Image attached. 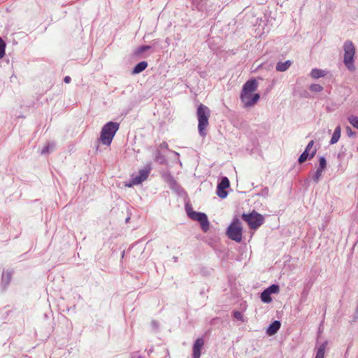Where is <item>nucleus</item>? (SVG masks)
I'll return each instance as SVG.
<instances>
[{
  "instance_id": "nucleus-1",
  "label": "nucleus",
  "mask_w": 358,
  "mask_h": 358,
  "mask_svg": "<svg viewBox=\"0 0 358 358\" xmlns=\"http://www.w3.org/2000/svg\"><path fill=\"white\" fill-rule=\"evenodd\" d=\"M120 124L115 122H108L103 125L101 131L99 141L106 145H110L114 136L119 129Z\"/></svg>"
},
{
  "instance_id": "nucleus-2",
  "label": "nucleus",
  "mask_w": 358,
  "mask_h": 358,
  "mask_svg": "<svg viewBox=\"0 0 358 358\" xmlns=\"http://www.w3.org/2000/svg\"><path fill=\"white\" fill-rule=\"evenodd\" d=\"M198 118V130L200 136L204 137L206 136V129L208 126V119L210 115V109L205 105L201 103L196 111Z\"/></svg>"
},
{
  "instance_id": "nucleus-3",
  "label": "nucleus",
  "mask_w": 358,
  "mask_h": 358,
  "mask_svg": "<svg viewBox=\"0 0 358 358\" xmlns=\"http://www.w3.org/2000/svg\"><path fill=\"white\" fill-rule=\"evenodd\" d=\"M344 57L343 63L350 71L355 70L354 57L355 48L351 41H346L343 44Z\"/></svg>"
},
{
  "instance_id": "nucleus-4",
  "label": "nucleus",
  "mask_w": 358,
  "mask_h": 358,
  "mask_svg": "<svg viewBox=\"0 0 358 358\" xmlns=\"http://www.w3.org/2000/svg\"><path fill=\"white\" fill-rule=\"evenodd\" d=\"M185 208L189 217L193 220L198 221L201 224L202 230L206 232L209 229L210 224L207 215L203 213L193 211L192 208L187 206H186Z\"/></svg>"
},
{
  "instance_id": "nucleus-5",
  "label": "nucleus",
  "mask_w": 358,
  "mask_h": 358,
  "mask_svg": "<svg viewBox=\"0 0 358 358\" xmlns=\"http://www.w3.org/2000/svg\"><path fill=\"white\" fill-rule=\"evenodd\" d=\"M242 219L248 223L251 229H256L263 224L264 217L262 215L253 211L249 214H243Z\"/></svg>"
},
{
  "instance_id": "nucleus-6",
  "label": "nucleus",
  "mask_w": 358,
  "mask_h": 358,
  "mask_svg": "<svg viewBox=\"0 0 358 358\" xmlns=\"http://www.w3.org/2000/svg\"><path fill=\"white\" fill-rule=\"evenodd\" d=\"M228 237L238 243L242 240V227L238 219L234 220L231 224L229 226L227 231Z\"/></svg>"
},
{
  "instance_id": "nucleus-7",
  "label": "nucleus",
  "mask_w": 358,
  "mask_h": 358,
  "mask_svg": "<svg viewBox=\"0 0 358 358\" xmlns=\"http://www.w3.org/2000/svg\"><path fill=\"white\" fill-rule=\"evenodd\" d=\"M151 167L147 166L145 169H141L138 171L137 175H132L129 183L126 184V186L131 187L134 185H139L144 180H145L150 173Z\"/></svg>"
},
{
  "instance_id": "nucleus-8",
  "label": "nucleus",
  "mask_w": 358,
  "mask_h": 358,
  "mask_svg": "<svg viewBox=\"0 0 358 358\" xmlns=\"http://www.w3.org/2000/svg\"><path fill=\"white\" fill-rule=\"evenodd\" d=\"M260 95L257 93H241L240 99L245 108L253 106L259 99Z\"/></svg>"
},
{
  "instance_id": "nucleus-9",
  "label": "nucleus",
  "mask_w": 358,
  "mask_h": 358,
  "mask_svg": "<svg viewBox=\"0 0 358 358\" xmlns=\"http://www.w3.org/2000/svg\"><path fill=\"white\" fill-rule=\"evenodd\" d=\"M230 186V182L227 177L222 176L220 178V182L217 186L216 193L217 195L221 199H224L227 196L228 192L226 189L229 188Z\"/></svg>"
},
{
  "instance_id": "nucleus-10",
  "label": "nucleus",
  "mask_w": 358,
  "mask_h": 358,
  "mask_svg": "<svg viewBox=\"0 0 358 358\" xmlns=\"http://www.w3.org/2000/svg\"><path fill=\"white\" fill-rule=\"evenodd\" d=\"M204 343H205V340L202 337L197 338L194 341L193 348H192V357L193 358H200L201 350L203 348Z\"/></svg>"
},
{
  "instance_id": "nucleus-11",
  "label": "nucleus",
  "mask_w": 358,
  "mask_h": 358,
  "mask_svg": "<svg viewBox=\"0 0 358 358\" xmlns=\"http://www.w3.org/2000/svg\"><path fill=\"white\" fill-rule=\"evenodd\" d=\"M258 83L255 79H250L243 86L241 93H252L257 90Z\"/></svg>"
},
{
  "instance_id": "nucleus-12",
  "label": "nucleus",
  "mask_w": 358,
  "mask_h": 358,
  "mask_svg": "<svg viewBox=\"0 0 358 358\" xmlns=\"http://www.w3.org/2000/svg\"><path fill=\"white\" fill-rule=\"evenodd\" d=\"M281 326V323L278 320H275L271 324H269L266 329V334L268 336H273L280 329Z\"/></svg>"
},
{
  "instance_id": "nucleus-13",
  "label": "nucleus",
  "mask_w": 358,
  "mask_h": 358,
  "mask_svg": "<svg viewBox=\"0 0 358 358\" xmlns=\"http://www.w3.org/2000/svg\"><path fill=\"white\" fill-rule=\"evenodd\" d=\"M13 275V271L10 270H7L4 271L2 274V281L1 285L3 286V289H6L8 285L10 284L11 278Z\"/></svg>"
},
{
  "instance_id": "nucleus-14",
  "label": "nucleus",
  "mask_w": 358,
  "mask_h": 358,
  "mask_svg": "<svg viewBox=\"0 0 358 358\" xmlns=\"http://www.w3.org/2000/svg\"><path fill=\"white\" fill-rule=\"evenodd\" d=\"M317 152V149H314L310 153H308L305 150L301 154L298 159L299 164L305 162L307 159H313Z\"/></svg>"
},
{
  "instance_id": "nucleus-15",
  "label": "nucleus",
  "mask_w": 358,
  "mask_h": 358,
  "mask_svg": "<svg viewBox=\"0 0 358 358\" xmlns=\"http://www.w3.org/2000/svg\"><path fill=\"white\" fill-rule=\"evenodd\" d=\"M327 344V341H324L317 347L315 358H324L325 350Z\"/></svg>"
},
{
  "instance_id": "nucleus-16",
  "label": "nucleus",
  "mask_w": 358,
  "mask_h": 358,
  "mask_svg": "<svg viewBox=\"0 0 358 358\" xmlns=\"http://www.w3.org/2000/svg\"><path fill=\"white\" fill-rule=\"evenodd\" d=\"M291 64L292 62L290 60H287L284 62H279L275 66L276 71L280 72L285 71L290 67Z\"/></svg>"
},
{
  "instance_id": "nucleus-17",
  "label": "nucleus",
  "mask_w": 358,
  "mask_h": 358,
  "mask_svg": "<svg viewBox=\"0 0 358 358\" xmlns=\"http://www.w3.org/2000/svg\"><path fill=\"white\" fill-rule=\"evenodd\" d=\"M148 66V62L145 61H142L138 63L133 69L132 73L133 74H138L143 71Z\"/></svg>"
},
{
  "instance_id": "nucleus-18",
  "label": "nucleus",
  "mask_w": 358,
  "mask_h": 358,
  "mask_svg": "<svg viewBox=\"0 0 358 358\" xmlns=\"http://www.w3.org/2000/svg\"><path fill=\"white\" fill-rule=\"evenodd\" d=\"M327 74V71L319 69H313L310 71V76L314 79H318L320 78L324 77Z\"/></svg>"
},
{
  "instance_id": "nucleus-19",
  "label": "nucleus",
  "mask_w": 358,
  "mask_h": 358,
  "mask_svg": "<svg viewBox=\"0 0 358 358\" xmlns=\"http://www.w3.org/2000/svg\"><path fill=\"white\" fill-rule=\"evenodd\" d=\"M341 128L340 126H337L336 127V129H335V130L334 131V134H333V135L331 136V138L330 140L329 143L331 145L335 144V143H336L338 141V140H339V138L341 137Z\"/></svg>"
},
{
  "instance_id": "nucleus-20",
  "label": "nucleus",
  "mask_w": 358,
  "mask_h": 358,
  "mask_svg": "<svg viewBox=\"0 0 358 358\" xmlns=\"http://www.w3.org/2000/svg\"><path fill=\"white\" fill-rule=\"evenodd\" d=\"M271 294L266 289H264L261 293L260 298H261L262 301L264 303H270L272 301V298H271Z\"/></svg>"
},
{
  "instance_id": "nucleus-21",
  "label": "nucleus",
  "mask_w": 358,
  "mask_h": 358,
  "mask_svg": "<svg viewBox=\"0 0 358 358\" xmlns=\"http://www.w3.org/2000/svg\"><path fill=\"white\" fill-rule=\"evenodd\" d=\"M322 170L317 169V170L313 173L312 180L315 183L317 184L319 182L320 179L322 176Z\"/></svg>"
},
{
  "instance_id": "nucleus-22",
  "label": "nucleus",
  "mask_w": 358,
  "mask_h": 358,
  "mask_svg": "<svg viewBox=\"0 0 358 358\" xmlns=\"http://www.w3.org/2000/svg\"><path fill=\"white\" fill-rule=\"evenodd\" d=\"M206 1L207 0H193L192 3L199 10H203L205 8V5L206 4Z\"/></svg>"
},
{
  "instance_id": "nucleus-23",
  "label": "nucleus",
  "mask_w": 358,
  "mask_h": 358,
  "mask_svg": "<svg viewBox=\"0 0 358 358\" xmlns=\"http://www.w3.org/2000/svg\"><path fill=\"white\" fill-rule=\"evenodd\" d=\"M55 144L53 143H49L47 144L41 151V155H47L53 150Z\"/></svg>"
},
{
  "instance_id": "nucleus-24",
  "label": "nucleus",
  "mask_w": 358,
  "mask_h": 358,
  "mask_svg": "<svg viewBox=\"0 0 358 358\" xmlns=\"http://www.w3.org/2000/svg\"><path fill=\"white\" fill-rule=\"evenodd\" d=\"M348 122L356 129H358V117L355 115H350L348 117Z\"/></svg>"
},
{
  "instance_id": "nucleus-25",
  "label": "nucleus",
  "mask_w": 358,
  "mask_h": 358,
  "mask_svg": "<svg viewBox=\"0 0 358 358\" xmlns=\"http://www.w3.org/2000/svg\"><path fill=\"white\" fill-rule=\"evenodd\" d=\"M271 294H278L280 291L279 285L273 284L266 289Z\"/></svg>"
},
{
  "instance_id": "nucleus-26",
  "label": "nucleus",
  "mask_w": 358,
  "mask_h": 358,
  "mask_svg": "<svg viewBox=\"0 0 358 358\" xmlns=\"http://www.w3.org/2000/svg\"><path fill=\"white\" fill-rule=\"evenodd\" d=\"M151 48H152L151 45H142V46H140L135 51V55H139L143 53L144 52H145L146 50H148L151 49Z\"/></svg>"
},
{
  "instance_id": "nucleus-27",
  "label": "nucleus",
  "mask_w": 358,
  "mask_h": 358,
  "mask_svg": "<svg viewBox=\"0 0 358 358\" xmlns=\"http://www.w3.org/2000/svg\"><path fill=\"white\" fill-rule=\"evenodd\" d=\"M155 161L159 162L160 164H163L166 161L164 156L161 154L159 150H157L156 152Z\"/></svg>"
},
{
  "instance_id": "nucleus-28",
  "label": "nucleus",
  "mask_w": 358,
  "mask_h": 358,
  "mask_svg": "<svg viewBox=\"0 0 358 358\" xmlns=\"http://www.w3.org/2000/svg\"><path fill=\"white\" fill-rule=\"evenodd\" d=\"M327 167V160L324 157H320L319 158V166L317 169L324 171Z\"/></svg>"
},
{
  "instance_id": "nucleus-29",
  "label": "nucleus",
  "mask_w": 358,
  "mask_h": 358,
  "mask_svg": "<svg viewBox=\"0 0 358 358\" xmlns=\"http://www.w3.org/2000/svg\"><path fill=\"white\" fill-rule=\"evenodd\" d=\"M310 90L314 92H320L323 90V87L319 84H312L309 87Z\"/></svg>"
},
{
  "instance_id": "nucleus-30",
  "label": "nucleus",
  "mask_w": 358,
  "mask_h": 358,
  "mask_svg": "<svg viewBox=\"0 0 358 358\" xmlns=\"http://www.w3.org/2000/svg\"><path fill=\"white\" fill-rule=\"evenodd\" d=\"M314 141L313 140H311L307 145L306 149H305V151L307 152L308 153H310L314 149H317V148L314 146Z\"/></svg>"
},
{
  "instance_id": "nucleus-31",
  "label": "nucleus",
  "mask_w": 358,
  "mask_h": 358,
  "mask_svg": "<svg viewBox=\"0 0 358 358\" xmlns=\"http://www.w3.org/2000/svg\"><path fill=\"white\" fill-rule=\"evenodd\" d=\"M6 43L0 37V59L3 58L5 55Z\"/></svg>"
},
{
  "instance_id": "nucleus-32",
  "label": "nucleus",
  "mask_w": 358,
  "mask_h": 358,
  "mask_svg": "<svg viewBox=\"0 0 358 358\" xmlns=\"http://www.w3.org/2000/svg\"><path fill=\"white\" fill-rule=\"evenodd\" d=\"M268 194H269V189H268V188L267 187H262V189L260 191V192H259L257 194L258 196H262V197H264V198L268 197Z\"/></svg>"
},
{
  "instance_id": "nucleus-33",
  "label": "nucleus",
  "mask_w": 358,
  "mask_h": 358,
  "mask_svg": "<svg viewBox=\"0 0 358 358\" xmlns=\"http://www.w3.org/2000/svg\"><path fill=\"white\" fill-rule=\"evenodd\" d=\"M233 316L237 320L243 321V315H242V313L241 312H239V311H234L233 313Z\"/></svg>"
},
{
  "instance_id": "nucleus-34",
  "label": "nucleus",
  "mask_w": 358,
  "mask_h": 358,
  "mask_svg": "<svg viewBox=\"0 0 358 358\" xmlns=\"http://www.w3.org/2000/svg\"><path fill=\"white\" fill-rule=\"evenodd\" d=\"M161 149H168L169 146L166 142H163L159 145Z\"/></svg>"
},
{
  "instance_id": "nucleus-35",
  "label": "nucleus",
  "mask_w": 358,
  "mask_h": 358,
  "mask_svg": "<svg viewBox=\"0 0 358 358\" xmlns=\"http://www.w3.org/2000/svg\"><path fill=\"white\" fill-rule=\"evenodd\" d=\"M71 80V78L70 76H65L64 78V81L65 83H69Z\"/></svg>"
},
{
  "instance_id": "nucleus-36",
  "label": "nucleus",
  "mask_w": 358,
  "mask_h": 358,
  "mask_svg": "<svg viewBox=\"0 0 358 358\" xmlns=\"http://www.w3.org/2000/svg\"><path fill=\"white\" fill-rule=\"evenodd\" d=\"M347 131H348V136H352L353 134V133H352V130H351V129L350 127H348Z\"/></svg>"
},
{
  "instance_id": "nucleus-37",
  "label": "nucleus",
  "mask_w": 358,
  "mask_h": 358,
  "mask_svg": "<svg viewBox=\"0 0 358 358\" xmlns=\"http://www.w3.org/2000/svg\"><path fill=\"white\" fill-rule=\"evenodd\" d=\"M129 220H130V217H127L125 220L126 223L129 222Z\"/></svg>"
},
{
  "instance_id": "nucleus-38",
  "label": "nucleus",
  "mask_w": 358,
  "mask_h": 358,
  "mask_svg": "<svg viewBox=\"0 0 358 358\" xmlns=\"http://www.w3.org/2000/svg\"><path fill=\"white\" fill-rule=\"evenodd\" d=\"M124 255V251L122 252V257H123Z\"/></svg>"
},
{
  "instance_id": "nucleus-39",
  "label": "nucleus",
  "mask_w": 358,
  "mask_h": 358,
  "mask_svg": "<svg viewBox=\"0 0 358 358\" xmlns=\"http://www.w3.org/2000/svg\"><path fill=\"white\" fill-rule=\"evenodd\" d=\"M177 259H178V258H177V257H174V261H175V262H177Z\"/></svg>"
},
{
  "instance_id": "nucleus-40",
  "label": "nucleus",
  "mask_w": 358,
  "mask_h": 358,
  "mask_svg": "<svg viewBox=\"0 0 358 358\" xmlns=\"http://www.w3.org/2000/svg\"><path fill=\"white\" fill-rule=\"evenodd\" d=\"M152 324H154V326H156V322H152Z\"/></svg>"
},
{
  "instance_id": "nucleus-41",
  "label": "nucleus",
  "mask_w": 358,
  "mask_h": 358,
  "mask_svg": "<svg viewBox=\"0 0 358 358\" xmlns=\"http://www.w3.org/2000/svg\"><path fill=\"white\" fill-rule=\"evenodd\" d=\"M152 324H154V326H156V322H152Z\"/></svg>"
},
{
  "instance_id": "nucleus-42",
  "label": "nucleus",
  "mask_w": 358,
  "mask_h": 358,
  "mask_svg": "<svg viewBox=\"0 0 358 358\" xmlns=\"http://www.w3.org/2000/svg\"><path fill=\"white\" fill-rule=\"evenodd\" d=\"M357 150H358V147H357Z\"/></svg>"
}]
</instances>
